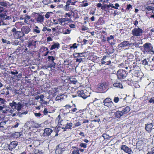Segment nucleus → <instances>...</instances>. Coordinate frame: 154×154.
<instances>
[{"label":"nucleus","mask_w":154,"mask_h":154,"mask_svg":"<svg viewBox=\"0 0 154 154\" xmlns=\"http://www.w3.org/2000/svg\"><path fill=\"white\" fill-rule=\"evenodd\" d=\"M125 72L122 69L119 70L117 72L118 77H124V73Z\"/></svg>","instance_id":"19"},{"label":"nucleus","mask_w":154,"mask_h":154,"mask_svg":"<svg viewBox=\"0 0 154 154\" xmlns=\"http://www.w3.org/2000/svg\"><path fill=\"white\" fill-rule=\"evenodd\" d=\"M70 81L73 84H75L77 82V80L73 78H69Z\"/></svg>","instance_id":"33"},{"label":"nucleus","mask_w":154,"mask_h":154,"mask_svg":"<svg viewBox=\"0 0 154 154\" xmlns=\"http://www.w3.org/2000/svg\"><path fill=\"white\" fill-rule=\"evenodd\" d=\"M86 90L85 91L83 90L78 91L77 94L79 97H82L84 99L86 98L88 96L85 93H86Z\"/></svg>","instance_id":"6"},{"label":"nucleus","mask_w":154,"mask_h":154,"mask_svg":"<svg viewBox=\"0 0 154 154\" xmlns=\"http://www.w3.org/2000/svg\"><path fill=\"white\" fill-rule=\"evenodd\" d=\"M17 105V103L13 101L12 103H9V106L11 108H13V107H14V108H16V106Z\"/></svg>","instance_id":"32"},{"label":"nucleus","mask_w":154,"mask_h":154,"mask_svg":"<svg viewBox=\"0 0 154 154\" xmlns=\"http://www.w3.org/2000/svg\"><path fill=\"white\" fill-rule=\"evenodd\" d=\"M72 13H66L65 14L64 16L66 17H70Z\"/></svg>","instance_id":"51"},{"label":"nucleus","mask_w":154,"mask_h":154,"mask_svg":"<svg viewBox=\"0 0 154 154\" xmlns=\"http://www.w3.org/2000/svg\"><path fill=\"white\" fill-rule=\"evenodd\" d=\"M9 2L5 1L0 2V5L2 7H7L9 5Z\"/></svg>","instance_id":"20"},{"label":"nucleus","mask_w":154,"mask_h":154,"mask_svg":"<svg viewBox=\"0 0 154 154\" xmlns=\"http://www.w3.org/2000/svg\"><path fill=\"white\" fill-rule=\"evenodd\" d=\"M114 38V36L112 35H110L109 37H108L107 38V41H108L109 42H110L109 41L111 39H113Z\"/></svg>","instance_id":"44"},{"label":"nucleus","mask_w":154,"mask_h":154,"mask_svg":"<svg viewBox=\"0 0 154 154\" xmlns=\"http://www.w3.org/2000/svg\"><path fill=\"white\" fill-rule=\"evenodd\" d=\"M125 111L124 110L121 111L116 112L115 113V115L117 118H120L125 113Z\"/></svg>","instance_id":"17"},{"label":"nucleus","mask_w":154,"mask_h":154,"mask_svg":"<svg viewBox=\"0 0 154 154\" xmlns=\"http://www.w3.org/2000/svg\"><path fill=\"white\" fill-rule=\"evenodd\" d=\"M2 41L4 43H7L8 44L11 43V42L10 41L6 40L4 38H2Z\"/></svg>","instance_id":"40"},{"label":"nucleus","mask_w":154,"mask_h":154,"mask_svg":"<svg viewBox=\"0 0 154 154\" xmlns=\"http://www.w3.org/2000/svg\"><path fill=\"white\" fill-rule=\"evenodd\" d=\"M33 32L37 33H39L40 32V30L38 29H33Z\"/></svg>","instance_id":"57"},{"label":"nucleus","mask_w":154,"mask_h":154,"mask_svg":"<svg viewBox=\"0 0 154 154\" xmlns=\"http://www.w3.org/2000/svg\"><path fill=\"white\" fill-rule=\"evenodd\" d=\"M52 130L50 128H46L44 130V132L43 134L44 136H48L50 135L52 132Z\"/></svg>","instance_id":"11"},{"label":"nucleus","mask_w":154,"mask_h":154,"mask_svg":"<svg viewBox=\"0 0 154 154\" xmlns=\"http://www.w3.org/2000/svg\"><path fill=\"white\" fill-rule=\"evenodd\" d=\"M143 143V142L142 140H139L138 141L136 144L137 146H140Z\"/></svg>","instance_id":"41"},{"label":"nucleus","mask_w":154,"mask_h":154,"mask_svg":"<svg viewBox=\"0 0 154 154\" xmlns=\"http://www.w3.org/2000/svg\"><path fill=\"white\" fill-rule=\"evenodd\" d=\"M7 25V24L3 22V20L2 19L0 18V26L1 25Z\"/></svg>","instance_id":"46"},{"label":"nucleus","mask_w":154,"mask_h":154,"mask_svg":"<svg viewBox=\"0 0 154 154\" xmlns=\"http://www.w3.org/2000/svg\"><path fill=\"white\" fill-rule=\"evenodd\" d=\"M64 146L63 143H61L58 145L56 147L55 150L56 154H61L65 150Z\"/></svg>","instance_id":"4"},{"label":"nucleus","mask_w":154,"mask_h":154,"mask_svg":"<svg viewBox=\"0 0 154 154\" xmlns=\"http://www.w3.org/2000/svg\"><path fill=\"white\" fill-rule=\"evenodd\" d=\"M29 124L31 125V126L29 128H37L39 127V125L38 123L34 122L33 121L28 122L26 123V125H27Z\"/></svg>","instance_id":"7"},{"label":"nucleus","mask_w":154,"mask_h":154,"mask_svg":"<svg viewBox=\"0 0 154 154\" xmlns=\"http://www.w3.org/2000/svg\"><path fill=\"white\" fill-rule=\"evenodd\" d=\"M143 30L139 28L138 26L135 27L132 30V32L134 35L137 36H140L143 33Z\"/></svg>","instance_id":"3"},{"label":"nucleus","mask_w":154,"mask_h":154,"mask_svg":"<svg viewBox=\"0 0 154 154\" xmlns=\"http://www.w3.org/2000/svg\"><path fill=\"white\" fill-rule=\"evenodd\" d=\"M132 9V7L131 5L130 4H129L127 5V7L126 9L127 10L130 11Z\"/></svg>","instance_id":"45"},{"label":"nucleus","mask_w":154,"mask_h":154,"mask_svg":"<svg viewBox=\"0 0 154 154\" xmlns=\"http://www.w3.org/2000/svg\"><path fill=\"white\" fill-rule=\"evenodd\" d=\"M79 45V44H77L76 43H74L72 46L70 47V48L71 49L73 48L74 49L76 48H77L78 46Z\"/></svg>","instance_id":"39"},{"label":"nucleus","mask_w":154,"mask_h":154,"mask_svg":"<svg viewBox=\"0 0 154 154\" xmlns=\"http://www.w3.org/2000/svg\"><path fill=\"white\" fill-rule=\"evenodd\" d=\"M0 18H2L4 20H9L11 18L10 16H7V14L6 13H1L0 14Z\"/></svg>","instance_id":"14"},{"label":"nucleus","mask_w":154,"mask_h":154,"mask_svg":"<svg viewBox=\"0 0 154 154\" xmlns=\"http://www.w3.org/2000/svg\"><path fill=\"white\" fill-rule=\"evenodd\" d=\"M142 64L144 65L150 66V62H149V59H145L142 61Z\"/></svg>","instance_id":"21"},{"label":"nucleus","mask_w":154,"mask_h":154,"mask_svg":"<svg viewBox=\"0 0 154 154\" xmlns=\"http://www.w3.org/2000/svg\"><path fill=\"white\" fill-rule=\"evenodd\" d=\"M31 18L30 16L29 15H26L24 18V22L25 23H28V20L30 19Z\"/></svg>","instance_id":"34"},{"label":"nucleus","mask_w":154,"mask_h":154,"mask_svg":"<svg viewBox=\"0 0 154 154\" xmlns=\"http://www.w3.org/2000/svg\"><path fill=\"white\" fill-rule=\"evenodd\" d=\"M35 20L38 23H42L44 22V16L41 14H38L37 16L35 17Z\"/></svg>","instance_id":"12"},{"label":"nucleus","mask_w":154,"mask_h":154,"mask_svg":"<svg viewBox=\"0 0 154 154\" xmlns=\"http://www.w3.org/2000/svg\"><path fill=\"white\" fill-rule=\"evenodd\" d=\"M130 110V108L129 106H127L126 107V113H127L128 112H129Z\"/></svg>","instance_id":"55"},{"label":"nucleus","mask_w":154,"mask_h":154,"mask_svg":"<svg viewBox=\"0 0 154 154\" xmlns=\"http://www.w3.org/2000/svg\"><path fill=\"white\" fill-rule=\"evenodd\" d=\"M71 31V30L69 29L63 28L62 31L61 30V31H60V32L64 34H67L70 33Z\"/></svg>","instance_id":"18"},{"label":"nucleus","mask_w":154,"mask_h":154,"mask_svg":"<svg viewBox=\"0 0 154 154\" xmlns=\"http://www.w3.org/2000/svg\"><path fill=\"white\" fill-rule=\"evenodd\" d=\"M17 145V141H12L9 145L8 147L10 150H12L13 148H15Z\"/></svg>","instance_id":"15"},{"label":"nucleus","mask_w":154,"mask_h":154,"mask_svg":"<svg viewBox=\"0 0 154 154\" xmlns=\"http://www.w3.org/2000/svg\"><path fill=\"white\" fill-rule=\"evenodd\" d=\"M23 107V105L20 102H19L18 103H17V105L16 106V109L18 111H20L21 108Z\"/></svg>","instance_id":"22"},{"label":"nucleus","mask_w":154,"mask_h":154,"mask_svg":"<svg viewBox=\"0 0 154 154\" xmlns=\"http://www.w3.org/2000/svg\"><path fill=\"white\" fill-rule=\"evenodd\" d=\"M48 113V111L47 108H45L44 110V115H46Z\"/></svg>","instance_id":"61"},{"label":"nucleus","mask_w":154,"mask_h":154,"mask_svg":"<svg viewBox=\"0 0 154 154\" xmlns=\"http://www.w3.org/2000/svg\"><path fill=\"white\" fill-rule=\"evenodd\" d=\"M134 57V56L133 54L130 53H127V57L128 59L126 60V69L128 70V68H129L130 69L129 70H128L129 72H130L133 69V67L132 66V64L134 63H133L131 59L133 58ZM128 71V70L126 71V74H127L126 77L127 76L128 72L126 73V72Z\"/></svg>","instance_id":"1"},{"label":"nucleus","mask_w":154,"mask_h":154,"mask_svg":"<svg viewBox=\"0 0 154 154\" xmlns=\"http://www.w3.org/2000/svg\"><path fill=\"white\" fill-rule=\"evenodd\" d=\"M154 8V7L152 6H148L146 7V9L148 10V11H150L152 10Z\"/></svg>","instance_id":"54"},{"label":"nucleus","mask_w":154,"mask_h":154,"mask_svg":"<svg viewBox=\"0 0 154 154\" xmlns=\"http://www.w3.org/2000/svg\"><path fill=\"white\" fill-rule=\"evenodd\" d=\"M132 152V150L130 148L126 146V153H127L128 154H130Z\"/></svg>","instance_id":"35"},{"label":"nucleus","mask_w":154,"mask_h":154,"mask_svg":"<svg viewBox=\"0 0 154 154\" xmlns=\"http://www.w3.org/2000/svg\"><path fill=\"white\" fill-rule=\"evenodd\" d=\"M113 86L117 88H123L122 85L119 82H116L113 85Z\"/></svg>","instance_id":"26"},{"label":"nucleus","mask_w":154,"mask_h":154,"mask_svg":"<svg viewBox=\"0 0 154 154\" xmlns=\"http://www.w3.org/2000/svg\"><path fill=\"white\" fill-rule=\"evenodd\" d=\"M121 150H123L124 152L125 151V145H122L121 146Z\"/></svg>","instance_id":"62"},{"label":"nucleus","mask_w":154,"mask_h":154,"mask_svg":"<svg viewBox=\"0 0 154 154\" xmlns=\"http://www.w3.org/2000/svg\"><path fill=\"white\" fill-rule=\"evenodd\" d=\"M76 61L79 62H83V60L82 58H77L76 59Z\"/></svg>","instance_id":"53"},{"label":"nucleus","mask_w":154,"mask_h":154,"mask_svg":"<svg viewBox=\"0 0 154 154\" xmlns=\"http://www.w3.org/2000/svg\"><path fill=\"white\" fill-rule=\"evenodd\" d=\"M47 42H50L52 41L53 40V39L52 38L50 37H48L47 38Z\"/></svg>","instance_id":"59"},{"label":"nucleus","mask_w":154,"mask_h":154,"mask_svg":"<svg viewBox=\"0 0 154 154\" xmlns=\"http://www.w3.org/2000/svg\"><path fill=\"white\" fill-rule=\"evenodd\" d=\"M59 94V95L60 96V98L61 99V100H63V99L64 97H66V98L67 97L64 94Z\"/></svg>","instance_id":"42"},{"label":"nucleus","mask_w":154,"mask_h":154,"mask_svg":"<svg viewBox=\"0 0 154 154\" xmlns=\"http://www.w3.org/2000/svg\"><path fill=\"white\" fill-rule=\"evenodd\" d=\"M72 0H68L66 2V5H65V7L66 8V9L67 8H69V5H75V3L77 2L76 1H75L74 2H72Z\"/></svg>","instance_id":"16"},{"label":"nucleus","mask_w":154,"mask_h":154,"mask_svg":"<svg viewBox=\"0 0 154 154\" xmlns=\"http://www.w3.org/2000/svg\"><path fill=\"white\" fill-rule=\"evenodd\" d=\"M72 124L71 122L69 123H67L66 125L65 126V128H70L72 126Z\"/></svg>","instance_id":"36"},{"label":"nucleus","mask_w":154,"mask_h":154,"mask_svg":"<svg viewBox=\"0 0 154 154\" xmlns=\"http://www.w3.org/2000/svg\"><path fill=\"white\" fill-rule=\"evenodd\" d=\"M36 42V41H32L31 42H29L28 47H30L32 46H35Z\"/></svg>","instance_id":"27"},{"label":"nucleus","mask_w":154,"mask_h":154,"mask_svg":"<svg viewBox=\"0 0 154 154\" xmlns=\"http://www.w3.org/2000/svg\"><path fill=\"white\" fill-rule=\"evenodd\" d=\"M151 150V151L149 152L147 154H153L154 153V147L152 148Z\"/></svg>","instance_id":"49"},{"label":"nucleus","mask_w":154,"mask_h":154,"mask_svg":"<svg viewBox=\"0 0 154 154\" xmlns=\"http://www.w3.org/2000/svg\"><path fill=\"white\" fill-rule=\"evenodd\" d=\"M103 102L109 103H113L111 100V99L110 98H106L104 100Z\"/></svg>","instance_id":"38"},{"label":"nucleus","mask_w":154,"mask_h":154,"mask_svg":"<svg viewBox=\"0 0 154 154\" xmlns=\"http://www.w3.org/2000/svg\"><path fill=\"white\" fill-rule=\"evenodd\" d=\"M81 125V123L79 122H76L74 123V125L75 127H78L80 126Z\"/></svg>","instance_id":"50"},{"label":"nucleus","mask_w":154,"mask_h":154,"mask_svg":"<svg viewBox=\"0 0 154 154\" xmlns=\"http://www.w3.org/2000/svg\"><path fill=\"white\" fill-rule=\"evenodd\" d=\"M143 51L144 52H149L150 51H152L153 49L152 46V44L149 42H147L145 43L143 46Z\"/></svg>","instance_id":"2"},{"label":"nucleus","mask_w":154,"mask_h":154,"mask_svg":"<svg viewBox=\"0 0 154 154\" xmlns=\"http://www.w3.org/2000/svg\"><path fill=\"white\" fill-rule=\"evenodd\" d=\"M69 19L68 18H66L59 19L58 20L59 22L62 24V23H64L66 21L69 20Z\"/></svg>","instance_id":"28"},{"label":"nucleus","mask_w":154,"mask_h":154,"mask_svg":"<svg viewBox=\"0 0 154 154\" xmlns=\"http://www.w3.org/2000/svg\"><path fill=\"white\" fill-rule=\"evenodd\" d=\"M42 3H43L44 5H46L51 3V0H43L42 1Z\"/></svg>","instance_id":"31"},{"label":"nucleus","mask_w":154,"mask_h":154,"mask_svg":"<svg viewBox=\"0 0 154 154\" xmlns=\"http://www.w3.org/2000/svg\"><path fill=\"white\" fill-rule=\"evenodd\" d=\"M4 11V8L0 5V14Z\"/></svg>","instance_id":"64"},{"label":"nucleus","mask_w":154,"mask_h":154,"mask_svg":"<svg viewBox=\"0 0 154 154\" xmlns=\"http://www.w3.org/2000/svg\"><path fill=\"white\" fill-rule=\"evenodd\" d=\"M52 14L53 13L52 12H48L45 15V17L47 19H48L50 17V16H52Z\"/></svg>","instance_id":"30"},{"label":"nucleus","mask_w":154,"mask_h":154,"mask_svg":"<svg viewBox=\"0 0 154 154\" xmlns=\"http://www.w3.org/2000/svg\"><path fill=\"white\" fill-rule=\"evenodd\" d=\"M85 54V52L82 53H78V55H79V57H82V56H84V54Z\"/></svg>","instance_id":"56"},{"label":"nucleus","mask_w":154,"mask_h":154,"mask_svg":"<svg viewBox=\"0 0 154 154\" xmlns=\"http://www.w3.org/2000/svg\"><path fill=\"white\" fill-rule=\"evenodd\" d=\"M153 127L152 123H148L145 125V129L148 132L150 133L154 128H153Z\"/></svg>","instance_id":"9"},{"label":"nucleus","mask_w":154,"mask_h":154,"mask_svg":"<svg viewBox=\"0 0 154 154\" xmlns=\"http://www.w3.org/2000/svg\"><path fill=\"white\" fill-rule=\"evenodd\" d=\"M17 31H18L16 29L15 27H14L11 30V31L13 32V34H15L16 33V32H17Z\"/></svg>","instance_id":"58"},{"label":"nucleus","mask_w":154,"mask_h":154,"mask_svg":"<svg viewBox=\"0 0 154 154\" xmlns=\"http://www.w3.org/2000/svg\"><path fill=\"white\" fill-rule=\"evenodd\" d=\"M87 145L85 143H81L79 144V146L85 148L87 147Z\"/></svg>","instance_id":"43"},{"label":"nucleus","mask_w":154,"mask_h":154,"mask_svg":"<svg viewBox=\"0 0 154 154\" xmlns=\"http://www.w3.org/2000/svg\"><path fill=\"white\" fill-rule=\"evenodd\" d=\"M72 154H80L79 148H77L76 150L74 149L72 152Z\"/></svg>","instance_id":"37"},{"label":"nucleus","mask_w":154,"mask_h":154,"mask_svg":"<svg viewBox=\"0 0 154 154\" xmlns=\"http://www.w3.org/2000/svg\"><path fill=\"white\" fill-rule=\"evenodd\" d=\"M114 101L116 103H117L119 101V98L118 97H115L114 99Z\"/></svg>","instance_id":"52"},{"label":"nucleus","mask_w":154,"mask_h":154,"mask_svg":"<svg viewBox=\"0 0 154 154\" xmlns=\"http://www.w3.org/2000/svg\"><path fill=\"white\" fill-rule=\"evenodd\" d=\"M108 88L107 83L106 82L101 83L99 85L98 88L101 91H104Z\"/></svg>","instance_id":"8"},{"label":"nucleus","mask_w":154,"mask_h":154,"mask_svg":"<svg viewBox=\"0 0 154 154\" xmlns=\"http://www.w3.org/2000/svg\"><path fill=\"white\" fill-rule=\"evenodd\" d=\"M53 44L50 48V50H52L53 49L57 50L60 48V44L58 42H54Z\"/></svg>","instance_id":"13"},{"label":"nucleus","mask_w":154,"mask_h":154,"mask_svg":"<svg viewBox=\"0 0 154 154\" xmlns=\"http://www.w3.org/2000/svg\"><path fill=\"white\" fill-rule=\"evenodd\" d=\"M55 60V57L53 56H49L48 57V61L51 62L52 63L50 65V67L55 68L56 63H55L54 61Z\"/></svg>","instance_id":"10"},{"label":"nucleus","mask_w":154,"mask_h":154,"mask_svg":"<svg viewBox=\"0 0 154 154\" xmlns=\"http://www.w3.org/2000/svg\"><path fill=\"white\" fill-rule=\"evenodd\" d=\"M133 45L132 44V43H128L126 41V50L129 49L130 47L131 48Z\"/></svg>","instance_id":"29"},{"label":"nucleus","mask_w":154,"mask_h":154,"mask_svg":"<svg viewBox=\"0 0 154 154\" xmlns=\"http://www.w3.org/2000/svg\"><path fill=\"white\" fill-rule=\"evenodd\" d=\"M80 5L82 7H86L89 5V3L87 0H84L81 2Z\"/></svg>","instance_id":"25"},{"label":"nucleus","mask_w":154,"mask_h":154,"mask_svg":"<svg viewBox=\"0 0 154 154\" xmlns=\"http://www.w3.org/2000/svg\"><path fill=\"white\" fill-rule=\"evenodd\" d=\"M125 42L124 41L123 42H122V43H121L120 44L119 46L120 47H123L125 46Z\"/></svg>","instance_id":"60"},{"label":"nucleus","mask_w":154,"mask_h":154,"mask_svg":"<svg viewBox=\"0 0 154 154\" xmlns=\"http://www.w3.org/2000/svg\"><path fill=\"white\" fill-rule=\"evenodd\" d=\"M19 38H18L16 39L14 41L11 42V44L14 45H18L20 44V42L19 40Z\"/></svg>","instance_id":"23"},{"label":"nucleus","mask_w":154,"mask_h":154,"mask_svg":"<svg viewBox=\"0 0 154 154\" xmlns=\"http://www.w3.org/2000/svg\"><path fill=\"white\" fill-rule=\"evenodd\" d=\"M103 103H104V105L106 106H107L108 107H109L111 105H112V103H109L108 102H103Z\"/></svg>","instance_id":"47"},{"label":"nucleus","mask_w":154,"mask_h":154,"mask_svg":"<svg viewBox=\"0 0 154 154\" xmlns=\"http://www.w3.org/2000/svg\"><path fill=\"white\" fill-rule=\"evenodd\" d=\"M22 33V32L20 31H17V32H16V33L15 34H13V35L16 37L17 38H20L23 36Z\"/></svg>","instance_id":"24"},{"label":"nucleus","mask_w":154,"mask_h":154,"mask_svg":"<svg viewBox=\"0 0 154 154\" xmlns=\"http://www.w3.org/2000/svg\"><path fill=\"white\" fill-rule=\"evenodd\" d=\"M149 102L154 104V97L151 98L149 100Z\"/></svg>","instance_id":"48"},{"label":"nucleus","mask_w":154,"mask_h":154,"mask_svg":"<svg viewBox=\"0 0 154 154\" xmlns=\"http://www.w3.org/2000/svg\"><path fill=\"white\" fill-rule=\"evenodd\" d=\"M30 28L29 26H23L21 28L22 36H24V34H28L30 32Z\"/></svg>","instance_id":"5"},{"label":"nucleus","mask_w":154,"mask_h":154,"mask_svg":"<svg viewBox=\"0 0 154 154\" xmlns=\"http://www.w3.org/2000/svg\"><path fill=\"white\" fill-rule=\"evenodd\" d=\"M69 26L72 28H74L75 27V25L74 24H69Z\"/></svg>","instance_id":"63"}]
</instances>
